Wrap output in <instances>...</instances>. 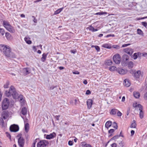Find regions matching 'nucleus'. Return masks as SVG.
Returning a JSON list of instances; mask_svg holds the SVG:
<instances>
[{"label": "nucleus", "instance_id": "27", "mask_svg": "<svg viewBox=\"0 0 147 147\" xmlns=\"http://www.w3.org/2000/svg\"><path fill=\"white\" fill-rule=\"evenodd\" d=\"M64 7H63L61 8H60L59 9H58L56 11H55L54 14L55 15H57L60 12H61L63 9Z\"/></svg>", "mask_w": 147, "mask_h": 147}, {"label": "nucleus", "instance_id": "28", "mask_svg": "<svg viewBox=\"0 0 147 147\" xmlns=\"http://www.w3.org/2000/svg\"><path fill=\"white\" fill-rule=\"evenodd\" d=\"M133 94L134 97L136 98H139L140 97V94L138 92H134Z\"/></svg>", "mask_w": 147, "mask_h": 147}, {"label": "nucleus", "instance_id": "59", "mask_svg": "<svg viewBox=\"0 0 147 147\" xmlns=\"http://www.w3.org/2000/svg\"><path fill=\"white\" fill-rule=\"evenodd\" d=\"M111 145V147H117V145L115 143H113Z\"/></svg>", "mask_w": 147, "mask_h": 147}, {"label": "nucleus", "instance_id": "42", "mask_svg": "<svg viewBox=\"0 0 147 147\" xmlns=\"http://www.w3.org/2000/svg\"><path fill=\"white\" fill-rule=\"evenodd\" d=\"M142 25L144 26L147 29V22H141Z\"/></svg>", "mask_w": 147, "mask_h": 147}, {"label": "nucleus", "instance_id": "60", "mask_svg": "<svg viewBox=\"0 0 147 147\" xmlns=\"http://www.w3.org/2000/svg\"><path fill=\"white\" fill-rule=\"evenodd\" d=\"M58 68L60 70H61L62 69H64L65 67H64L62 66H60L58 67Z\"/></svg>", "mask_w": 147, "mask_h": 147}, {"label": "nucleus", "instance_id": "46", "mask_svg": "<svg viewBox=\"0 0 147 147\" xmlns=\"http://www.w3.org/2000/svg\"><path fill=\"white\" fill-rule=\"evenodd\" d=\"M107 13L105 12H99L96 13L95 14L96 15H103L105 14L106 13Z\"/></svg>", "mask_w": 147, "mask_h": 147}, {"label": "nucleus", "instance_id": "50", "mask_svg": "<svg viewBox=\"0 0 147 147\" xmlns=\"http://www.w3.org/2000/svg\"><path fill=\"white\" fill-rule=\"evenodd\" d=\"M117 115L118 116L120 117L122 115V113L118 110V111L117 113Z\"/></svg>", "mask_w": 147, "mask_h": 147}, {"label": "nucleus", "instance_id": "38", "mask_svg": "<svg viewBox=\"0 0 147 147\" xmlns=\"http://www.w3.org/2000/svg\"><path fill=\"white\" fill-rule=\"evenodd\" d=\"M24 39V40L28 44L30 45L32 43L31 41L29 40L28 38L25 37Z\"/></svg>", "mask_w": 147, "mask_h": 147}, {"label": "nucleus", "instance_id": "58", "mask_svg": "<svg viewBox=\"0 0 147 147\" xmlns=\"http://www.w3.org/2000/svg\"><path fill=\"white\" fill-rule=\"evenodd\" d=\"M142 56L145 57L147 56V53H142Z\"/></svg>", "mask_w": 147, "mask_h": 147}, {"label": "nucleus", "instance_id": "13", "mask_svg": "<svg viewBox=\"0 0 147 147\" xmlns=\"http://www.w3.org/2000/svg\"><path fill=\"white\" fill-rule=\"evenodd\" d=\"M124 51L130 55H131L133 53V50L131 48H127L123 50Z\"/></svg>", "mask_w": 147, "mask_h": 147}, {"label": "nucleus", "instance_id": "47", "mask_svg": "<svg viewBox=\"0 0 147 147\" xmlns=\"http://www.w3.org/2000/svg\"><path fill=\"white\" fill-rule=\"evenodd\" d=\"M60 117V115H55L54 116V117L57 120L59 121V117Z\"/></svg>", "mask_w": 147, "mask_h": 147}, {"label": "nucleus", "instance_id": "19", "mask_svg": "<svg viewBox=\"0 0 147 147\" xmlns=\"http://www.w3.org/2000/svg\"><path fill=\"white\" fill-rule=\"evenodd\" d=\"M123 84L127 87L131 85V83L127 79H125L124 80Z\"/></svg>", "mask_w": 147, "mask_h": 147}, {"label": "nucleus", "instance_id": "8", "mask_svg": "<svg viewBox=\"0 0 147 147\" xmlns=\"http://www.w3.org/2000/svg\"><path fill=\"white\" fill-rule=\"evenodd\" d=\"M21 72L25 76L30 73L31 70L30 68L26 67L23 68Z\"/></svg>", "mask_w": 147, "mask_h": 147}, {"label": "nucleus", "instance_id": "2", "mask_svg": "<svg viewBox=\"0 0 147 147\" xmlns=\"http://www.w3.org/2000/svg\"><path fill=\"white\" fill-rule=\"evenodd\" d=\"M0 51L6 57L14 58L16 57L15 54L12 51L11 48L9 46L4 44L0 45Z\"/></svg>", "mask_w": 147, "mask_h": 147}, {"label": "nucleus", "instance_id": "16", "mask_svg": "<svg viewBox=\"0 0 147 147\" xmlns=\"http://www.w3.org/2000/svg\"><path fill=\"white\" fill-rule=\"evenodd\" d=\"M88 109H90L92 107L93 101L91 99H88L86 101Z\"/></svg>", "mask_w": 147, "mask_h": 147}, {"label": "nucleus", "instance_id": "9", "mask_svg": "<svg viewBox=\"0 0 147 147\" xmlns=\"http://www.w3.org/2000/svg\"><path fill=\"white\" fill-rule=\"evenodd\" d=\"M19 130V127L18 125L13 124L11 125L10 130L11 132H16Z\"/></svg>", "mask_w": 147, "mask_h": 147}, {"label": "nucleus", "instance_id": "32", "mask_svg": "<svg viewBox=\"0 0 147 147\" xmlns=\"http://www.w3.org/2000/svg\"><path fill=\"white\" fill-rule=\"evenodd\" d=\"M115 130L114 129H111L108 131V133L110 134L109 135V137H111L112 136L113 134V133L114 132Z\"/></svg>", "mask_w": 147, "mask_h": 147}, {"label": "nucleus", "instance_id": "10", "mask_svg": "<svg viewBox=\"0 0 147 147\" xmlns=\"http://www.w3.org/2000/svg\"><path fill=\"white\" fill-rule=\"evenodd\" d=\"M18 143L20 147H24V140L23 138L20 137L18 139Z\"/></svg>", "mask_w": 147, "mask_h": 147}, {"label": "nucleus", "instance_id": "6", "mask_svg": "<svg viewBox=\"0 0 147 147\" xmlns=\"http://www.w3.org/2000/svg\"><path fill=\"white\" fill-rule=\"evenodd\" d=\"M27 109L25 107L22 108L21 113H20V115L22 118L24 119V122H25V120H27V119L26 118V117H24L22 116L21 114H22L23 115H26L27 114Z\"/></svg>", "mask_w": 147, "mask_h": 147}, {"label": "nucleus", "instance_id": "12", "mask_svg": "<svg viewBox=\"0 0 147 147\" xmlns=\"http://www.w3.org/2000/svg\"><path fill=\"white\" fill-rule=\"evenodd\" d=\"M56 136V133L55 132H53V133H51L49 135H46L45 138L47 139L50 140L53 138L54 137H55Z\"/></svg>", "mask_w": 147, "mask_h": 147}, {"label": "nucleus", "instance_id": "26", "mask_svg": "<svg viewBox=\"0 0 147 147\" xmlns=\"http://www.w3.org/2000/svg\"><path fill=\"white\" fill-rule=\"evenodd\" d=\"M5 36L8 40H10L11 39V36L9 33L7 32H6L5 34Z\"/></svg>", "mask_w": 147, "mask_h": 147}, {"label": "nucleus", "instance_id": "36", "mask_svg": "<svg viewBox=\"0 0 147 147\" xmlns=\"http://www.w3.org/2000/svg\"><path fill=\"white\" fill-rule=\"evenodd\" d=\"M134 66V63L133 62L130 61H129L128 64V66L129 69H131L133 68Z\"/></svg>", "mask_w": 147, "mask_h": 147}, {"label": "nucleus", "instance_id": "39", "mask_svg": "<svg viewBox=\"0 0 147 147\" xmlns=\"http://www.w3.org/2000/svg\"><path fill=\"white\" fill-rule=\"evenodd\" d=\"M9 81H7L6 83L4 85V87L5 88H8L9 85Z\"/></svg>", "mask_w": 147, "mask_h": 147}, {"label": "nucleus", "instance_id": "63", "mask_svg": "<svg viewBox=\"0 0 147 147\" xmlns=\"http://www.w3.org/2000/svg\"><path fill=\"white\" fill-rule=\"evenodd\" d=\"M125 97L124 96H123L122 97L121 101L123 102H124L125 101Z\"/></svg>", "mask_w": 147, "mask_h": 147}, {"label": "nucleus", "instance_id": "29", "mask_svg": "<svg viewBox=\"0 0 147 147\" xmlns=\"http://www.w3.org/2000/svg\"><path fill=\"white\" fill-rule=\"evenodd\" d=\"M137 34L141 36H144V33L143 31L140 29L138 28L137 29Z\"/></svg>", "mask_w": 147, "mask_h": 147}, {"label": "nucleus", "instance_id": "15", "mask_svg": "<svg viewBox=\"0 0 147 147\" xmlns=\"http://www.w3.org/2000/svg\"><path fill=\"white\" fill-rule=\"evenodd\" d=\"M140 111L139 113V117L141 119H142L144 117V112L143 111V106L139 109Z\"/></svg>", "mask_w": 147, "mask_h": 147}, {"label": "nucleus", "instance_id": "62", "mask_svg": "<svg viewBox=\"0 0 147 147\" xmlns=\"http://www.w3.org/2000/svg\"><path fill=\"white\" fill-rule=\"evenodd\" d=\"M71 52L75 54L76 53V51L75 50H71Z\"/></svg>", "mask_w": 147, "mask_h": 147}, {"label": "nucleus", "instance_id": "23", "mask_svg": "<svg viewBox=\"0 0 147 147\" xmlns=\"http://www.w3.org/2000/svg\"><path fill=\"white\" fill-rule=\"evenodd\" d=\"M113 63V62L110 59H108L105 60V64L107 66H110Z\"/></svg>", "mask_w": 147, "mask_h": 147}, {"label": "nucleus", "instance_id": "1", "mask_svg": "<svg viewBox=\"0 0 147 147\" xmlns=\"http://www.w3.org/2000/svg\"><path fill=\"white\" fill-rule=\"evenodd\" d=\"M5 94L8 97L12 96L13 98L15 99L19 98L20 101L21 103L23 104L24 102L23 96L22 94L19 95L16 91V88L13 86H10L9 91H5Z\"/></svg>", "mask_w": 147, "mask_h": 147}, {"label": "nucleus", "instance_id": "41", "mask_svg": "<svg viewBox=\"0 0 147 147\" xmlns=\"http://www.w3.org/2000/svg\"><path fill=\"white\" fill-rule=\"evenodd\" d=\"M5 33V31L4 30L1 28H0V35L3 36Z\"/></svg>", "mask_w": 147, "mask_h": 147}, {"label": "nucleus", "instance_id": "18", "mask_svg": "<svg viewBox=\"0 0 147 147\" xmlns=\"http://www.w3.org/2000/svg\"><path fill=\"white\" fill-rule=\"evenodd\" d=\"M80 146L81 147H92L90 144H87L85 142L81 143Z\"/></svg>", "mask_w": 147, "mask_h": 147}, {"label": "nucleus", "instance_id": "37", "mask_svg": "<svg viewBox=\"0 0 147 147\" xmlns=\"http://www.w3.org/2000/svg\"><path fill=\"white\" fill-rule=\"evenodd\" d=\"M133 107L134 108L138 107L139 109L142 107V106L140 104H137V103H134L133 104Z\"/></svg>", "mask_w": 147, "mask_h": 147}, {"label": "nucleus", "instance_id": "17", "mask_svg": "<svg viewBox=\"0 0 147 147\" xmlns=\"http://www.w3.org/2000/svg\"><path fill=\"white\" fill-rule=\"evenodd\" d=\"M9 116V113L7 111H3L2 114V117L4 119H6Z\"/></svg>", "mask_w": 147, "mask_h": 147}, {"label": "nucleus", "instance_id": "20", "mask_svg": "<svg viewBox=\"0 0 147 147\" xmlns=\"http://www.w3.org/2000/svg\"><path fill=\"white\" fill-rule=\"evenodd\" d=\"M122 133V131H121L120 134L119 135H116L114 136L113 138H112L111 139V140H115L117 139H118L121 136L122 137H124V136L123 135H121V134Z\"/></svg>", "mask_w": 147, "mask_h": 147}, {"label": "nucleus", "instance_id": "34", "mask_svg": "<svg viewBox=\"0 0 147 147\" xmlns=\"http://www.w3.org/2000/svg\"><path fill=\"white\" fill-rule=\"evenodd\" d=\"M122 59L124 61H127L129 59V57L126 54L122 56Z\"/></svg>", "mask_w": 147, "mask_h": 147}, {"label": "nucleus", "instance_id": "57", "mask_svg": "<svg viewBox=\"0 0 147 147\" xmlns=\"http://www.w3.org/2000/svg\"><path fill=\"white\" fill-rule=\"evenodd\" d=\"M135 131L133 130H132L131 131V136H132L134 134Z\"/></svg>", "mask_w": 147, "mask_h": 147}, {"label": "nucleus", "instance_id": "35", "mask_svg": "<svg viewBox=\"0 0 147 147\" xmlns=\"http://www.w3.org/2000/svg\"><path fill=\"white\" fill-rule=\"evenodd\" d=\"M117 69L116 67L114 66H110L109 68V69L111 71H114L115 70L117 71Z\"/></svg>", "mask_w": 147, "mask_h": 147}, {"label": "nucleus", "instance_id": "5", "mask_svg": "<svg viewBox=\"0 0 147 147\" xmlns=\"http://www.w3.org/2000/svg\"><path fill=\"white\" fill-rule=\"evenodd\" d=\"M49 143L48 141L45 140H40L37 144V147H45L47 146Z\"/></svg>", "mask_w": 147, "mask_h": 147}, {"label": "nucleus", "instance_id": "21", "mask_svg": "<svg viewBox=\"0 0 147 147\" xmlns=\"http://www.w3.org/2000/svg\"><path fill=\"white\" fill-rule=\"evenodd\" d=\"M112 124V122L111 121H108L105 123V127L107 128V129H108L111 126Z\"/></svg>", "mask_w": 147, "mask_h": 147}, {"label": "nucleus", "instance_id": "24", "mask_svg": "<svg viewBox=\"0 0 147 147\" xmlns=\"http://www.w3.org/2000/svg\"><path fill=\"white\" fill-rule=\"evenodd\" d=\"M102 47L108 49H111L112 47L111 45L107 43L103 44L102 45Z\"/></svg>", "mask_w": 147, "mask_h": 147}, {"label": "nucleus", "instance_id": "55", "mask_svg": "<svg viewBox=\"0 0 147 147\" xmlns=\"http://www.w3.org/2000/svg\"><path fill=\"white\" fill-rule=\"evenodd\" d=\"M32 17L34 18V20H33V22L34 23H36L37 22V19L35 18V17L34 16H32Z\"/></svg>", "mask_w": 147, "mask_h": 147}, {"label": "nucleus", "instance_id": "45", "mask_svg": "<svg viewBox=\"0 0 147 147\" xmlns=\"http://www.w3.org/2000/svg\"><path fill=\"white\" fill-rule=\"evenodd\" d=\"M112 47L117 49H119L120 48V46L117 45H113Z\"/></svg>", "mask_w": 147, "mask_h": 147}, {"label": "nucleus", "instance_id": "56", "mask_svg": "<svg viewBox=\"0 0 147 147\" xmlns=\"http://www.w3.org/2000/svg\"><path fill=\"white\" fill-rule=\"evenodd\" d=\"M130 45V44H124V45H123L122 46V47H126L129 45Z\"/></svg>", "mask_w": 147, "mask_h": 147}, {"label": "nucleus", "instance_id": "4", "mask_svg": "<svg viewBox=\"0 0 147 147\" xmlns=\"http://www.w3.org/2000/svg\"><path fill=\"white\" fill-rule=\"evenodd\" d=\"M9 105V99L5 98L3 100L2 103V108L3 110H5L7 109Z\"/></svg>", "mask_w": 147, "mask_h": 147}, {"label": "nucleus", "instance_id": "7", "mask_svg": "<svg viewBox=\"0 0 147 147\" xmlns=\"http://www.w3.org/2000/svg\"><path fill=\"white\" fill-rule=\"evenodd\" d=\"M113 59L114 62L115 63L118 64L120 62L121 57L119 54H117L113 56Z\"/></svg>", "mask_w": 147, "mask_h": 147}, {"label": "nucleus", "instance_id": "52", "mask_svg": "<svg viewBox=\"0 0 147 147\" xmlns=\"http://www.w3.org/2000/svg\"><path fill=\"white\" fill-rule=\"evenodd\" d=\"M73 73L75 74H80V72L78 71H73L72 72Z\"/></svg>", "mask_w": 147, "mask_h": 147}, {"label": "nucleus", "instance_id": "25", "mask_svg": "<svg viewBox=\"0 0 147 147\" xmlns=\"http://www.w3.org/2000/svg\"><path fill=\"white\" fill-rule=\"evenodd\" d=\"M136 125H137L136 121L134 120L133 121L132 123H131L130 127L131 128H135L136 127Z\"/></svg>", "mask_w": 147, "mask_h": 147}, {"label": "nucleus", "instance_id": "43", "mask_svg": "<svg viewBox=\"0 0 147 147\" xmlns=\"http://www.w3.org/2000/svg\"><path fill=\"white\" fill-rule=\"evenodd\" d=\"M113 127L115 129H117L118 126L117 124L115 122H114L113 123Z\"/></svg>", "mask_w": 147, "mask_h": 147}, {"label": "nucleus", "instance_id": "11", "mask_svg": "<svg viewBox=\"0 0 147 147\" xmlns=\"http://www.w3.org/2000/svg\"><path fill=\"white\" fill-rule=\"evenodd\" d=\"M141 76H142V75L140 70H138L134 74V76L136 80H138Z\"/></svg>", "mask_w": 147, "mask_h": 147}, {"label": "nucleus", "instance_id": "40", "mask_svg": "<svg viewBox=\"0 0 147 147\" xmlns=\"http://www.w3.org/2000/svg\"><path fill=\"white\" fill-rule=\"evenodd\" d=\"M139 53H135L134 54L133 57L134 59H136L138 58V56L139 55Z\"/></svg>", "mask_w": 147, "mask_h": 147}, {"label": "nucleus", "instance_id": "49", "mask_svg": "<svg viewBox=\"0 0 147 147\" xmlns=\"http://www.w3.org/2000/svg\"><path fill=\"white\" fill-rule=\"evenodd\" d=\"M95 49L97 52H99L100 51V48L98 46H95Z\"/></svg>", "mask_w": 147, "mask_h": 147}, {"label": "nucleus", "instance_id": "48", "mask_svg": "<svg viewBox=\"0 0 147 147\" xmlns=\"http://www.w3.org/2000/svg\"><path fill=\"white\" fill-rule=\"evenodd\" d=\"M115 35L114 34H109L107 35L105 37L108 38L110 37H114Z\"/></svg>", "mask_w": 147, "mask_h": 147}, {"label": "nucleus", "instance_id": "54", "mask_svg": "<svg viewBox=\"0 0 147 147\" xmlns=\"http://www.w3.org/2000/svg\"><path fill=\"white\" fill-rule=\"evenodd\" d=\"M68 144L69 146H72L73 144V142L71 141H69L68 142Z\"/></svg>", "mask_w": 147, "mask_h": 147}, {"label": "nucleus", "instance_id": "30", "mask_svg": "<svg viewBox=\"0 0 147 147\" xmlns=\"http://www.w3.org/2000/svg\"><path fill=\"white\" fill-rule=\"evenodd\" d=\"M24 128L25 129V131L26 132H28V131L29 125L28 123H26L25 124Z\"/></svg>", "mask_w": 147, "mask_h": 147}, {"label": "nucleus", "instance_id": "44", "mask_svg": "<svg viewBox=\"0 0 147 147\" xmlns=\"http://www.w3.org/2000/svg\"><path fill=\"white\" fill-rule=\"evenodd\" d=\"M0 125L1 126H3L4 121L2 118L0 119Z\"/></svg>", "mask_w": 147, "mask_h": 147}, {"label": "nucleus", "instance_id": "14", "mask_svg": "<svg viewBox=\"0 0 147 147\" xmlns=\"http://www.w3.org/2000/svg\"><path fill=\"white\" fill-rule=\"evenodd\" d=\"M117 71L118 72L119 74L121 75H124L126 74L127 72L126 70L121 68H117Z\"/></svg>", "mask_w": 147, "mask_h": 147}, {"label": "nucleus", "instance_id": "61", "mask_svg": "<svg viewBox=\"0 0 147 147\" xmlns=\"http://www.w3.org/2000/svg\"><path fill=\"white\" fill-rule=\"evenodd\" d=\"M32 49H33L35 51H36L37 50V49H36V47L34 46H33Z\"/></svg>", "mask_w": 147, "mask_h": 147}, {"label": "nucleus", "instance_id": "64", "mask_svg": "<svg viewBox=\"0 0 147 147\" xmlns=\"http://www.w3.org/2000/svg\"><path fill=\"white\" fill-rule=\"evenodd\" d=\"M144 97V98L147 100V92L145 94Z\"/></svg>", "mask_w": 147, "mask_h": 147}, {"label": "nucleus", "instance_id": "22", "mask_svg": "<svg viewBox=\"0 0 147 147\" xmlns=\"http://www.w3.org/2000/svg\"><path fill=\"white\" fill-rule=\"evenodd\" d=\"M118 111V109H112L110 111V114L113 115H115Z\"/></svg>", "mask_w": 147, "mask_h": 147}, {"label": "nucleus", "instance_id": "33", "mask_svg": "<svg viewBox=\"0 0 147 147\" xmlns=\"http://www.w3.org/2000/svg\"><path fill=\"white\" fill-rule=\"evenodd\" d=\"M89 30L92 32H95L98 30L94 28L91 25H90L89 27H88Z\"/></svg>", "mask_w": 147, "mask_h": 147}, {"label": "nucleus", "instance_id": "53", "mask_svg": "<svg viewBox=\"0 0 147 147\" xmlns=\"http://www.w3.org/2000/svg\"><path fill=\"white\" fill-rule=\"evenodd\" d=\"M91 93V91L89 90H87L86 91V95H89Z\"/></svg>", "mask_w": 147, "mask_h": 147}, {"label": "nucleus", "instance_id": "51", "mask_svg": "<svg viewBox=\"0 0 147 147\" xmlns=\"http://www.w3.org/2000/svg\"><path fill=\"white\" fill-rule=\"evenodd\" d=\"M6 134L7 136L10 139H11V136L10 134L8 132H6Z\"/></svg>", "mask_w": 147, "mask_h": 147}, {"label": "nucleus", "instance_id": "3", "mask_svg": "<svg viewBox=\"0 0 147 147\" xmlns=\"http://www.w3.org/2000/svg\"><path fill=\"white\" fill-rule=\"evenodd\" d=\"M3 26L6 29L11 33H14L15 32V29L14 27L12 26L7 21H3Z\"/></svg>", "mask_w": 147, "mask_h": 147}, {"label": "nucleus", "instance_id": "31", "mask_svg": "<svg viewBox=\"0 0 147 147\" xmlns=\"http://www.w3.org/2000/svg\"><path fill=\"white\" fill-rule=\"evenodd\" d=\"M47 55V54H45V53L42 54V57L41 58V61L42 62H44L45 61Z\"/></svg>", "mask_w": 147, "mask_h": 147}]
</instances>
